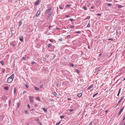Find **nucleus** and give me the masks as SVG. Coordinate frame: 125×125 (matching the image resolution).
<instances>
[{
    "label": "nucleus",
    "mask_w": 125,
    "mask_h": 125,
    "mask_svg": "<svg viewBox=\"0 0 125 125\" xmlns=\"http://www.w3.org/2000/svg\"><path fill=\"white\" fill-rule=\"evenodd\" d=\"M39 0H37L36 1L35 3V5L36 6L37 5H38V3L39 2Z\"/></svg>",
    "instance_id": "obj_11"
},
{
    "label": "nucleus",
    "mask_w": 125,
    "mask_h": 125,
    "mask_svg": "<svg viewBox=\"0 0 125 125\" xmlns=\"http://www.w3.org/2000/svg\"><path fill=\"white\" fill-rule=\"evenodd\" d=\"M90 24L89 23L87 25V27H90Z\"/></svg>",
    "instance_id": "obj_33"
},
{
    "label": "nucleus",
    "mask_w": 125,
    "mask_h": 125,
    "mask_svg": "<svg viewBox=\"0 0 125 125\" xmlns=\"http://www.w3.org/2000/svg\"><path fill=\"white\" fill-rule=\"evenodd\" d=\"M108 40L109 41H113V39H111V38H109L108 39Z\"/></svg>",
    "instance_id": "obj_29"
},
{
    "label": "nucleus",
    "mask_w": 125,
    "mask_h": 125,
    "mask_svg": "<svg viewBox=\"0 0 125 125\" xmlns=\"http://www.w3.org/2000/svg\"><path fill=\"white\" fill-rule=\"evenodd\" d=\"M35 90L37 91H38L39 90V88H38L36 87H35Z\"/></svg>",
    "instance_id": "obj_18"
},
{
    "label": "nucleus",
    "mask_w": 125,
    "mask_h": 125,
    "mask_svg": "<svg viewBox=\"0 0 125 125\" xmlns=\"http://www.w3.org/2000/svg\"><path fill=\"white\" fill-rule=\"evenodd\" d=\"M52 14V12H50V13H49L48 15V18H49V17H50V16Z\"/></svg>",
    "instance_id": "obj_12"
},
{
    "label": "nucleus",
    "mask_w": 125,
    "mask_h": 125,
    "mask_svg": "<svg viewBox=\"0 0 125 125\" xmlns=\"http://www.w3.org/2000/svg\"><path fill=\"white\" fill-rule=\"evenodd\" d=\"M59 41L60 42H61L62 41V38H60L59 40Z\"/></svg>",
    "instance_id": "obj_41"
},
{
    "label": "nucleus",
    "mask_w": 125,
    "mask_h": 125,
    "mask_svg": "<svg viewBox=\"0 0 125 125\" xmlns=\"http://www.w3.org/2000/svg\"><path fill=\"white\" fill-rule=\"evenodd\" d=\"M122 6L121 5H118V8H120L122 7Z\"/></svg>",
    "instance_id": "obj_31"
},
{
    "label": "nucleus",
    "mask_w": 125,
    "mask_h": 125,
    "mask_svg": "<svg viewBox=\"0 0 125 125\" xmlns=\"http://www.w3.org/2000/svg\"><path fill=\"white\" fill-rule=\"evenodd\" d=\"M70 35H68L66 37L67 38H70Z\"/></svg>",
    "instance_id": "obj_35"
},
{
    "label": "nucleus",
    "mask_w": 125,
    "mask_h": 125,
    "mask_svg": "<svg viewBox=\"0 0 125 125\" xmlns=\"http://www.w3.org/2000/svg\"><path fill=\"white\" fill-rule=\"evenodd\" d=\"M83 8L85 10H87V8L86 7V6H83Z\"/></svg>",
    "instance_id": "obj_21"
},
{
    "label": "nucleus",
    "mask_w": 125,
    "mask_h": 125,
    "mask_svg": "<svg viewBox=\"0 0 125 125\" xmlns=\"http://www.w3.org/2000/svg\"><path fill=\"white\" fill-rule=\"evenodd\" d=\"M41 45L40 43H38V44L37 45V47H39Z\"/></svg>",
    "instance_id": "obj_24"
},
{
    "label": "nucleus",
    "mask_w": 125,
    "mask_h": 125,
    "mask_svg": "<svg viewBox=\"0 0 125 125\" xmlns=\"http://www.w3.org/2000/svg\"><path fill=\"white\" fill-rule=\"evenodd\" d=\"M52 45V44L51 43H50L49 44L48 46V47H50Z\"/></svg>",
    "instance_id": "obj_23"
},
{
    "label": "nucleus",
    "mask_w": 125,
    "mask_h": 125,
    "mask_svg": "<svg viewBox=\"0 0 125 125\" xmlns=\"http://www.w3.org/2000/svg\"><path fill=\"white\" fill-rule=\"evenodd\" d=\"M36 99L37 100H38L39 101H40V99L39 97H38L36 98Z\"/></svg>",
    "instance_id": "obj_32"
},
{
    "label": "nucleus",
    "mask_w": 125,
    "mask_h": 125,
    "mask_svg": "<svg viewBox=\"0 0 125 125\" xmlns=\"http://www.w3.org/2000/svg\"><path fill=\"white\" fill-rule=\"evenodd\" d=\"M107 5L109 6H112V4L110 3H108L107 4Z\"/></svg>",
    "instance_id": "obj_28"
},
{
    "label": "nucleus",
    "mask_w": 125,
    "mask_h": 125,
    "mask_svg": "<svg viewBox=\"0 0 125 125\" xmlns=\"http://www.w3.org/2000/svg\"><path fill=\"white\" fill-rule=\"evenodd\" d=\"M26 92L25 91H24L23 92V94H25L26 93Z\"/></svg>",
    "instance_id": "obj_49"
},
{
    "label": "nucleus",
    "mask_w": 125,
    "mask_h": 125,
    "mask_svg": "<svg viewBox=\"0 0 125 125\" xmlns=\"http://www.w3.org/2000/svg\"><path fill=\"white\" fill-rule=\"evenodd\" d=\"M76 72L77 73H79V70L77 69L76 70Z\"/></svg>",
    "instance_id": "obj_40"
},
{
    "label": "nucleus",
    "mask_w": 125,
    "mask_h": 125,
    "mask_svg": "<svg viewBox=\"0 0 125 125\" xmlns=\"http://www.w3.org/2000/svg\"><path fill=\"white\" fill-rule=\"evenodd\" d=\"M108 112V110H106L105 111V112L106 113V114H107V113Z\"/></svg>",
    "instance_id": "obj_48"
},
{
    "label": "nucleus",
    "mask_w": 125,
    "mask_h": 125,
    "mask_svg": "<svg viewBox=\"0 0 125 125\" xmlns=\"http://www.w3.org/2000/svg\"><path fill=\"white\" fill-rule=\"evenodd\" d=\"M40 11H38L36 15V16H38L40 14Z\"/></svg>",
    "instance_id": "obj_8"
},
{
    "label": "nucleus",
    "mask_w": 125,
    "mask_h": 125,
    "mask_svg": "<svg viewBox=\"0 0 125 125\" xmlns=\"http://www.w3.org/2000/svg\"><path fill=\"white\" fill-rule=\"evenodd\" d=\"M59 8L61 9H63V7L60 6H59Z\"/></svg>",
    "instance_id": "obj_30"
},
{
    "label": "nucleus",
    "mask_w": 125,
    "mask_h": 125,
    "mask_svg": "<svg viewBox=\"0 0 125 125\" xmlns=\"http://www.w3.org/2000/svg\"><path fill=\"white\" fill-rule=\"evenodd\" d=\"M97 15L98 16H100L101 15V14L99 13H97Z\"/></svg>",
    "instance_id": "obj_46"
},
{
    "label": "nucleus",
    "mask_w": 125,
    "mask_h": 125,
    "mask_svg": "<svg viewBox=\"0 0 125 125\" xmlns=\"http://www.w3.org/2000/svg\"><path fill=\"white\" fill-rule=\"evenodd\" d=\"M65 17L66 18H68V17H70V16H69L68 15H65Z\"/></svg>",
    "instance_id": "obj_42"
},
{
    "label": "nucleus",
    "mask_w": 125,
    "mask_h": 125,
    "mask_svg": "<svg viewBox=\"0 0 125 125\" xmlns=\"http://www.w3.org/2000/svg\"><path fill=\"white\" fill-rule=\"evenodd\" d=\"M88 48L89 49H90V47L89 46H88Z\"/></svg>",
    "instance_id": "obj_60"
},
{
    "label": "nucleus",
    "mask_w": 125,
    "mask_h": 125,
    "mask_svg": "<svg viewBox=\"0 0 125 125\" xmlns=\"http://www.w3.org/2000/svg\"><path fill=\"white\" fill-rule=\"evenodd\" d=\"M124 96H123L119 100V101L118 102V103L117 104L116 106H117L119 104V103L121 102L122 101L123 99V98H124Z\"/></svg>",
    "instance_id": "obj_4"
},
{
    "label": "nucleus",
    "mask_w": 125,
    "mask_h": 125,
    "mask_svg": "<svg viewBox=\"0 0 125 125\" xmlns=\"http://www.w3.org/2000/svg\"><path fill=\"white\" fill-rule=\"evenodd\" d=\"M11 45L13 46H14L15 45V44L14 43H12L11 44Z\"/></svg>",
    "instance_id": "obj_37"
},
{
    "label": "nucleus",
    "mask_w": 125,
    "mask_h": 125,
    "mask_svg": "<svg viewBox=\"0 0 125 125\" xmlns=\"http://www.w3.org/2000/svg\"><path fill=\"white\" fill-rule=\"evenodd\" d=\"M82 95V94L81 93H80L79 94H78L77 95V96L78 97H81Z\"/></svg>",
    "instance_id": "obj_13"
},
{
    "label": "nucleus",
    "mask_w": 125,
    "mask_h": 125,
    "mask_svg": "<svg viewBox=\"0 0 125 125\" xmlns=\"http://www.w3.org/2000/svg\"><path fill=\"white\" fill-rule=\"evenodd\" d=\"M94 8V7L93 6H92L91 7V8L92 9H93Z\"/></svg>",
    "instance_id": "obj_61"
},
{
    "label": "nucleus",
    "mask_w": 125,
    "mask_h": 125,
    "mask_svg": "<svg viewBox=\"0 0 125 125\" xmlns=\"http://www.w3.org/2000/svg\"><path fill=\"white\" fill-rule=\"evenodd\" d=\"M19 24L18 25L19 26V27L22 24V21H20L18 23Z\"/></svg>",
    "instance_id": "obj_10"
},
{
    "label": "nucleus",
    "mask_w": 125,
    "mask_h": 125,
    "mask_svg": "<svg viewBox=\"0 0 125 125\" xmlns=\"http://www.w3.org/2000/svg\"><path fill=\"white\" fill-rule=\"evenodd\" d=\"M53 94L54 95H57V93H56L54 92V93Z\"/></svg>",
    "instance_id": "obj_43"
},
{
    "label": "nucleus",
    "mask_w": 125,
    "mask_h": 125,
    "mask_svg": "<svg viewBox=\"0 0 125 125\" xmlns=\"http://www.w3.org/2000/svg\"><path fill=\"white\" fill-rule=\"evenodd\" d=\"M0 63L2 64V65H4V62L3 61H0Z\"/></svg>",
    "instance_id": "obj_25"
},
{
    "label": "nucleus",
    "mask_w": 125,
    "mask_h": 125,
    "mask_svg": "<svg viewBox=\"0 0 125 125\" xmlns=\"http://www.w3.org/2000/svg\"><path fill=\"white\" fill-rule=\"evenodd\" d=\"M64 116L63 115H62L60 116V117L61 118H63Z\"/></svg>",
    "instance_id": "obj_38"
},
{
    "label": "nucleus",
    "mask_w": 125,
    "mask_h": 125,
    "mask_svg": "<svg viewBox=\"0 0 125 125\" xmlns=\"http://www.w3.org/2000/svg\"><path fill=\"white\" fill-rule=\"evenodd\" d=\"M22 59L25 60V57H23V58H22Z\"/></svg>",
    "instance_id": "obj_53"
},
{
    "label": "nucleus",
    "mask_w": 125,
    "mask_h": 125,
    "mask_svg": "<svg viewBox=\"0 0 125 125\" xmlns=\"http://www.w3.org/2000/svg\"><path fill=\"white\" fill-rule=\"evenodd\" d=\"M25 86L27 88H28L29 87L28 86L27 84L25 85Z\"/></svg>",
    "instance_id": "obj_39"
},
{
    "label": "nucleus",
    "mask_w": 125,
    "mask_h": 125,
    "mask_svg": "<svg viewBox=\"0 0 125 125\" xmlns=\"http://www.w3.org/2000/svg\"><path fill=\"white\" fill-rule=\"evenodd\" d=\"M23 37L22 36H21L20 37V40L21 42H22L23 41Z\"/></svg>",
    "instance_id": "obj_9"
},
{
    "label": "nucleus",
    "mask_w": 125,
    "mask_h": 125,
    "mask_svg": "<svg viewBox=\"0 0 125 125\" xmlns=\"http://www.w3.org/2000/svg\"><path fill=\"white\" fill-rule=\"evenodd\" d=\"M119 93H118V94H117V96H119Z\"/></svg>",
    "instance_id": "obj_63"
},
{
    "label": "nucleus",
    "mask_w": 125,
    "mask_h": 125,
    "mask_svg": "<svg viewBox=\"0 0 125 125\" xmlns=\"http://www.w3.org/2000/svg\"><path fill=\"white\" fill-rule=\"evenodd\" d=\"M69 20H70L71 21L73 22L74 21H75V20H74L73 19H69Z\"/></svg>",
    "instance_id": "obj_16"
},
{
    "label": "nucleus",
    "mask_w": 125,
    "mask_h": 125,
    "mask_svg": "<svg viewBox=\"0 0 125 125\" xmlns=\"http://www.w3.org/2000/svg\"><path fill=\"white\" fill-rule=\"evenodd\" d=\"M73 110V109H70V112H72Z\"/></svg>",
    "instance_id": "obj_59"
},
{
    "label": "nucleus",
    "mask_w": 125,
    "mask_h": 125,
    "mask_svg": "<svg viewBox=\"0 0 125 125\" xmlns=\"http://www.w3.org/2000/svg\"><path fill=\"white\" fill-rule=\"evenodd\" d=\"M124 109V107L122 108L120 110L119 112L118 113V115H119L121 114V113H122V112L123 111V109Z\"/></svg>",
    "instance_id": "obj_5"
},
{
    "label": "nucleus",
    "mask_w": 125,
    "mask_h": 125,
    "mask_svg": "<svg viewBox=\"0 0 125 125\" xmlns=\"http://www.w3.org/2000/svg\"><path fill=\"white\" fill-rule=\"evenodd\" d=\"M49 40L51 42H53V41H52L51 40L49 39Z\"/></svg>",
    "instance_id": "obj_54"
},
{
    "label": "nucleus",
    "mask_w": 125,
    "mask_h": 125,
    "mask_svg": "<svg viewBox=\"0 0 125 125\" xmlns=\"http://www.w3.org/2000/svg\"><path fill=\"white\" fill-rule=\"evenodd\" d=\"M75 33H81V32L79 31H75Z\"/></svg>",
    "instance_id": "obj_22"
},
{
    "label": "nucleus",
    "mask_w": 125,
    "mask_h": 125,
    "mask_svg": "<svg viewBox=\"0 0 125 125\" xmlns=\"http://www.w3.org/2000/svg\"><path fill=\"white\" fill-rule=\"evenodd\" d=\"M70 65L72 66H74L73 64L72 63H71L70 64Z\"/></svg>",
    "instance_id": "obj_34"
},
{
    "label": "nucleus",
    "mask_w": 125,
    "mask_h": 125,
    "mask_svg": "<svg viewBox=\"0 0 125 125\" xmlns=\"http://www.w3.org/2000/svg\"><path fill=\"white\" fill-rule=\"evenodd\" d=\"M16 87L14 88V95L16 94Z\"/></svg>",
    "instance_id": "obj_7"
},
{
    "label": "nucleus",
    "mask_w": 125,
    "mask_h": 125,
    "mask_svg": "<svg viewBox=\"0 0 125 125\" xmlns=\"http://www.w3.org/2000/svg\"><path fill=\"white\" fill-rule=\"evenodd\" d=\"M102 68V67H101L98 68L95 70V71L96 72H99L101 71Z\"/></svg>",
    "instance_id": "obj_3"
},
{
    "label": "nucleus",
    "mask_w": 125,
    "mask_h": 125,
    "mask_svg": "<svg viewBox=\"0 0 125 125\" xmlns=\"http://www.w3.org/2000/svg\"><path fill=\"white\" fill-rule=\"evenodd\" d=\"M14 78L13 74H12L8 79L7 83H11L13 80Z\"/></svg>",
    "instance_id": "obj_1"
},
{
    "label": "nucleus",
    "mask_w": 125,
    "mask_h": 125,
    "mask_svg": "<svg viewBox=\"0 0 125 125\" xmlns=\"http://www.w3.org/2000/svg\"><path fill=\"white\" fill-rule=\"evenodd\" d=\"M74 27V26L73 25H71L70 26V28H73Z\"/></svg>",
    "instance_id": "obj_36"
},
{
    "label": "nucleus",
    "mask_w": 125,
    "mask_h": 125,
    "mask_svg": "<svg viewBox=\"0 0 125 125\" xmlns=\"http://www.w3.org/2000/svg\"><path fill=\"white\" fill-rule=\"evenodd\" d=\"M90 18V16H88L86 17V18H85V20H87V19H89Z\"/></svg>",
    "instance_id": "obj_15"
},
{
    "label": "nucleus",
    "mask_w": 125,
    "mask_h": 125,
    "mask_svg": "<svg viewBox=\"0 0 125 125\" xmlns=\"http://www.w3.org/2000/svg\"><path fill=\"white\" fill-rule=\"evenodd\" d=\"M11 100L10 99H9V106H10V104L11 103Z\"/></svg>",
    "instance_id": "obj_19"
},
{
    "label": "nucleus",
    "mask_w": 125,
    "mask_h": 125,
    "mask_svg": "<svg viewBox=\"0 0 125 125\" xmlns=\"http://www.w3.org/2000/svg\"><path fill=\"white\" fill-rule=\"evenodd\" d=\"M52 10V8L50 7H49V8L47 9L45 11V14H47L49 12Z\"/></svg>",
    "instance_id": "obj_2"
},
{
    "label": "nucleus",
    "mask_w": 125,
    "mask_h": 125,
    "mask_svg": "<svg viewBox=\"0 0 125 125\" xmlns=\"http://www.w3.org/2000/svg\"><path fill=\"white\" fill-rule=\"evenodd\" d=\"M67 99L68 100H71V99L70 98H68Z\"/></svg>",
    "instance_id": "obj_58"
},
{
    "label": "nucleus",
    "mask_w": 125,
    "mask_h": 125,
    "mask_svg": "<svg viewBox=\"0 0 125 125\" xmlns=\"http://www.w3.org/2000/svg\"><path fill=\"white\" fill-rule=\"evenodd\" d=\"M17 107L19 108V107L20 105V104H19V103H17Z\"/></svg>",
    "instance_id": "obj_26"
},
{
    "label": "nucleus",
    "mask_w": 125,
    "mask_h": 125,
    "mask_svg": "<svg viewBox=\"0 0 125 125\" xmlns=\"http://www.w3.org/2000/svg\"><path fill=\"white\" fill-rule=\"evenodd\" d=\"M31 63H32V64H33L34 63V61H32L31 62Z\"/></svg>",
    "instance_id": "obj_56"
},
{
    "label": "nucleus",
    "mask_w": 125,
    "mask_h": 125,
    "mask_svg": "<svg viewBox=\"0 0 125 125\" xmlns=\"http://www.w3.org/2000/svg\"><path fill=\"white\" fill-rule=\"evenodd\" d=\"M121 90V89H120L119 90V91H118V93H119L120 94V90Z\"/></svg>",
    "instance_id": "obj_50"
},
{
    "label": "nucleus",
    "mask_w": 125,
    "mask_h": 125,
    "mask_svg": "<svg viewBox=\"0 0 125 125\" xmlns=\"http://www.w3.org/2000/svg\"><path fill=\"white\" fill-rule=\"evenodd\" d=\"M4 89L6 90H8L9 89V87H4Z\"/></svg>",
    "instance_id": "obj_20"
},
{
    "label": "nucleus",
    "mask_w": 125,
    "mask_h": 125,
    "mask_svg": "<svg viewBox=\"0 0 125 125\" xmlns=\"http://www.w3.org/2000/svg\"><path fill=\"white\" fill-rule=\"evenodd\" d=\"M5 70L4 69H3L2 70V72L4 73L5 72Z\"/></svg>",
    "instance_id": "obj_47"
},
{
    "label": "nucleus",
    "mask_w": 125,
    "mask_h": 125,
    "mask_svg": "<svg viewBox=\"0 0 125 125\" xmlns=\"http://www.w3.org/2000/svg\"><path fill=\"white\" fill-rule=\"evenodd\" d=\"M56 85H57V86H59V84H58V83H57V84H56Z\"/></svg>",
    "instance_id": "obj_57"
},
{
    "label": "nucleus",
    "mask_w": 125,
    "mask_h": 125,
    "mask_svg": "<svg viewBox=\"0 0 125 125\" xmlns=\"http://www.w3.org/2000/svg\"><path fill=\"white\" fill-rule=\"evenodd\" d=\"M27 106L29 108H30V105L29 104H28Z\"/></svg>",
    "instance_id": "obj_52"
},
{
    "label": "nucleus",
    "mask_w": 125,
    "mask_h": 125,
    "mask_svg": "<svg viewBox=\"0 0 125 125\" xmlns=\"http://www.w3.org/2000/svg\"><path fill=\"white\" fill-rule=\"evenodd\" d=\"M98 94V93H97L96 94L93 95V97L94 98L96 95Z\"/></svg>",
    "instance_id": "obj_27"
},
{
    "label": "nucleus",
    "mask_w": 125,
    "mask_h": 125,
    "mask_svg": "<svg viewBox=\"0 0 125 125\" xmlns=\"http://www.w3.org/2000/svg\"><path fill=\"white\" fill-rule=\"evenodd\" d=\"M39 125H42V124L40 122H39Z\"/></svg>",
    "instance_id": "obj_51"
},
{
    "label": "nucleus",
    "mask_w": 125,
    "mask_h": 125,
    "mask_svg": "<svg viewBox=\"0 0 125 125\" xmlns=\"http://www.w3.org/2000/svg\"><path fill=\"white\" fill-rule=\"evenodd\" d=\"M60 123V122H59L57 123L56 124V125H59Z\"/></svg>",
    "instance_id": "obj_45"
},
{
    "label": "nucleus",
    "mask_w": 125,
    "mask_h": 125,
    "mask_svg": "<svg viewBox=\"0 0 125 125\" xmlns=\"http://www.w3.org/2000/svg\"><path fill=\"white\" fill-rule=\"evenodd\" d=\"M93 85H91L90 86L88 87V88H87V89H88V90L90 89L91 88H92V87H93Z\"/></svg>",
    "instance_id": "obj_14"
},
{
    "label": "nucleus",
    "mask_w": 125,
    "mask_h": 125,
    "mask_svg": "<svg viewBox=\"0 0 125 125\" xmlns=\"http://www.w3.org/2000/svg\"><path fill=\"white\" fill-rule=\"evenodd\" d=\"M112 53H113L112 52H110L111 55H112Z\"/></svg>",
    "instance_id": "obj_64"
},
{
    "label": "nucleus",
    "mask_w": 125,
    "mask_h": 125,
    "mask_svg": "<svg viewBox=\"0 0 125 125\" xmlns=\"http://www.w3.org/2000/svg\"><path fill=\"white\" fill-rule=\"evenodd\" d=\"M37 121H38L39 120V119L38 118H37Z\"/></svg>",
    "instance_id": "obj_62"
},
{
    "label": "nucleus",
    "mask_w": 125,
    "mask_h": 125,
    "mask_svg": "<svg viewBox=\"0 0 125 125\" xmlns=\"http://www.w3.org/2000/svg\"><path fill=\"white\" fill-rule=\"evenodd\" d=\"M43 110L45 112H46L47 111V109H45L43 107Z\"/></svg>",
    "instance_id": "obj_17"
},
{
    "label": "nucleus",
    "mask_w": 125,
    "mask_h": 125,
    "mask_svg": "<svg viewBox=\"0 0 125 125\" xmlns=\"http://www.w3.org/2000/svg\"><path fill=\"white\" fill-rule=\"evenodd\" d=\"M70 6V5L69 4H68L66 5V7H69Z\"/></svg>",
    "instance_id": "obj_44"
},
{
    "label": "nucleus",
    "mask_w": 125,
    "mask_h": 125,
    "mask_svg": "<svg viewBox=\"0 0 125 125\" xmlns=\"http://www.w3.org/2000/svg\"><path fill=\"white\" fill-rule=\"evenodd\" d=\"M25 113H26V114H27V113L28 112H27V110H25Z\"/></svg>",
    "instance_id": "obj_55"
},
{
    "label": "nucleus",
    "mask_w": 125,
    "mask_h": 125,
    "mask_svg": "<svg viewBox=\"0 0 125 125\" xmlns=\"http://www.w3.org/2000/svg\"><path fill=\"white\" fill-rule=\"evenodd\" d=\"M33 98V97L31 96H30V100L31 103H32L33 102V101L32 100Z\"/></svg>",
    "instance_id": "obj_6"
}]
</instances>
